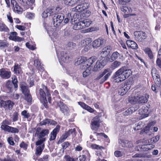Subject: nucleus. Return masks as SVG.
Here are the masks:
<instances>
[{"label":"nucleus","mask_w":161,"mask_h":161,"mask_svg":"<svg viewBox=\"0 0 161 161\" xmlns=\"http://www.w3.org/2000/svg\"><path fill=\"white\" fill-rule=\"evenodd\" d=\"M131 69H127L125 67H122L114 73L112 77L117 82H119L125 80L131 74Z\"/></svg>","instance_id":"obj_1"},{"label":"nucleus","mask_w":161,"mask_h":161,"mask_svg":"<svg viewBox=\"0 0 161 161\" xmlns=\"http://www.w3.org/2000/svg\"><path fill=\"white\" fill-rule=\"evenodd\" d=\"M39 93L41 97V100H42L44 103H47V98L49 103H51V97L47 86L42 84V88L39 90Z\"/></svg>","instance_id":"obj_2"},{"label":"nucleus","mask_w":161,"mask_h":161,"mask_svg":"<svg viewBox=\"0 0 161 161\" xmlns=\"http://www.w3.org/2000/svg\"><path fill=\"white\" fill-rule=\"evenodd\" d=\"M71 135L74 137L76 135V132L75 129H71L65 132L60 138L58 141V143H61L63 142L68 136Z\"/></svg>","instance_id":"obj_3"},{"label":"nucleus","mask_w":161,"mask_h":161,"mask_svg":"<svg viewBox=\"0 0 161 161\" xmlns=\"http://www.w3.org/2000/svg\"><path fill=\"white\" fill-rule=\"evenodd\" d=\"M46 140L45 138H42L40 140H38L36 143L37 146L41 145L37 147L36 150V155H40L42 153L44 148V144L43 142Z\"/></svg>","instance_id":"obj_4"},{"label":"nucleus","mask_w":161,"mask_h":161,"mask_svg":"<svg viewBox=\"0 0 161 161\" xmlns=\"http://www.w3.org/2000/svg\"><path fill=\"white\" fill-rule=\"evenodd\" d=\"M40 130V128H37L35 133V136L38 137L39 139V140H40L42 138L45 139V138L44 137L49 133V130L47 129H44L39 133V130Z\"/></svg>","instance_id":"obj_5"},{"label":"nucleus","mask_w":161,"mask_h":161,"mask_svg":"<svg viewBox=\"0 0 161 161\" xmlns=\"http://www.w3.org/2000/svg\"><path fill=\"white\" fill-rule=\"evenodd\" d=\"M100 122L99 117L97 116L94 118L92 120L91 128L93 130H97L100 126Z\"/></svg>","instance_id":"obj_6"},{"label":"nucleus","mask_w":161,"mask_h":161,"mask_svg":"<svg viewBox=\"0 0 161 161\" xmlns=\"http://www.w3.org/2000/svg\"><path fill=\"white\" fill-rule=\"evenodd\" d=\"M134 35L136 40L139 42H142L146 37V33L143 32L135 31Z\"/></svg>","instance_id":"obj_7"},{"label":"nucleus","mask_w":161,"mask_h":161,"mask_svg":"<svg viewBox=\"0 0 161 161\" xmlns=\"http://www.w3.org/2000/svg\"><path fill=\"white\" fill-rule=\"evenodd\" d=\"M24 9H27L29 8L30 6L35 3V0H18Z\"/></svg>","instance_id":"obj_8"},{"label":"nucleus","mask_w":161,"mask_h":161,"mask_svg":"<svg viewBox=\"0 0 161 161\" xmlns=\"http://www.w3.org/2000/svg\"><path fill=\"white\" fill-rule=\"evenodd\" d=\"M17 33L16 32H12L9 34L8 38L15 42H20L24 40V38L17 36Z\"/></svg>","instance_id":"obj_9"},{"label":"nucleus","mask_w":161,"mask_h":161,"mask_svg":"<svg viewBox=\"0 0 161 161\" xmlns=\"http://www.w3.org/2000/svg\"><path fill=\"white\" fill-rule=\"evenodd\" d=\"M11 3L14 8V11L18 14L21 13L23 9L19 6L15 0H11Z\"/></svg>","instance_id":"obj_10"},{"label":"nucleus","mask_w":161,"mask_h":161,"mask_svg":"<svg viewBox=\"0 0 161 161\" xmlns=\"http://www.w3.org/2000/svg\"><path fill=\"white\" fill-rule=\"evenodd\" d=\"M1 128L5 131L14 133H17L19 132V130L16 128L12 127L8 125H1Z\"/></svg>","instance_id":"obj_11"},{"label":"nucleus","mask_w":161,"mask_h":161,"mask_svg":"<svg viewBox=\"0 0 161 161\" xmlns=\"http://www.w3.org/2000/svg\"><path fill=\"white\" fill-rule=\"evenodd\" d=\"M102 73L103 75H105L102 79L100 82L101 84L103 83L108 78L112 73V71L110 68H107L104 69Z\"/></svg>","instance_id":"obj_12"},{"label":"nucleus","mask_w":161,"mask_h":161,"mask_svg":"<svg viewBox=\"0 0 161 161\" xmlns=\"http://www.w3.org/2000/svg\"><path fill=\"white\" fill-rule=\"evenodd\" d=\"M118 141L120 145L122 147H133L132 142L127 140L119 139Z\"/></svg>","instance_id":"obj_13"},{"label":"nucleus","mask_w":161,"mask_h":161,"mask_svg":"<svg viewBox=\"0 0 161 161\" xmlns=\"http://www.w3.org/2000/svg\"><path fill=\"white\" fill-rule=\"evenodd\" d=\"M96 60V58L95 56L92 57L88 58L87 60L86 59V64L82 65V67H81V69H85L86 68H87V67H89L95 62Z\"/></svg>","instance_id":"obj_14"},{"label":"nucleus","mask_w":161,"mask_h":161,"mask_svg":"<svg viewBox=\"0 0 161 161\" xmlns=\"http://www.w3.org/2000/svg\"><path fill=\"white\" fill-rule=\"evenodd\" d=\"M130 89V86L123 84L118 89V94L119 95L123 96Z\"/></svg>","instance_id":"obj_15"},{"label":"nucleus","mask_w":161,"mask_h":161,"mask_svg":"<svg viewBox=\"0 0 161 161\" xmlns=\"http://www.w3.org/2000/svg\"><path fill=\"white\" fill-rule=\"evenodd\" d=\"M59 62L61 64H63V63H67L69 62V57L68 54L64 52L61 53L60 57Z\"/></svg>","instance_id":"obj_16"},{"label":"nucleus","mask_w":161,"mask_h":161,"mask_svg":"<svg viewBox=\"0 0 161 161\" xmlns=\"http://www.w3.org/2000/svg\"><path fill=\"white\" fill-rule=\"evenodd\" d=\"M111 50V48L110 46H107L103 48L102 50L100 51L99 55L101 57L104 58L109 53Z\"/></svg>","instance_id":"obj_17"},{"label":"nucleus","mask_w":161,"mask_h":161,"mask_svg":"<svg viewBox=\"0 0 161 161\" xmlns=\"http://www.w3.org/2000/svg\"><path fill=\"white\" fill-rule=\"evenodd\" d=\"M11 75V72L7 71L4 69H0V76L3 78L8 79Z\"/></svg>","instance_id":"obj_18"},{"label":"nucleus","mask_w":161,"mask_h":161,"mask_svg":"<svg viewBox=\"0 0 161 161\" xmlns=\"http://www.w3.org/2000/svg\"><path fill=\"white\" fill-rule=\"evenodd\" d=\"M105 40L102 38H99L94 40L92 43V46L94 48L100 47L104 43Z\"/></svg>","instance_id":"obj_19"},{"label":"nucleus","mask_w":161,"mask_h":161,"mask_svg":"<svg viewBox=\"0 0 161 161\" xmlns=\"http://www.w3.org/2000/svg\"><path fill=\"white\" fill-rule=\"evenodd\" d=\"M60 128V126L57 125L56 128L53 129L50 134L51 136L49 139L50 141H53L56 138L57 134Z\"/></svg>","instance_id":"obj_20"},{"label":"nucleus","mask_w":161,"mask_h":161,"mask_svg":"<svg viewBox=\"0 0 161 161\" xmlns=\"http://www.w3.org/2000/svg\"><path fill=\"white\" fill-rule=\"evenodd\" d=\"M60 111L64 114H67L69 112V108L63 103L60 102L59 105Z\"/></svg>","instance_id":"obj_21"},{"label":"nucleus","mask_w":161,"mask_h":161,"mask_svg":"<svg viewBox=\"0 0 161 161\" xmlns=\"http://www.w3.org/2000/svg\"><path fill=\"white\" fill-rule=\"evenodd\" d=\"M40 124L41 125H46L48 124L53 125H56L57 122L50 119H45L41 122Z\"/></svg>","instance_id":"obj_22"},{"label":"nucleus","mask_w":161,"mask_h":161,"mask_svg":"<svg viewBox=\"0 0 161 161\" xmlns=\"http://www.w3.org/2000/svg\"><path fill=\"white\" fill-rule=\"evenodd\" d=\"M86 57H81L77 59V60L75 63V65H80V68L81 69V67H82V65L86 64Z\"/></svg>","instance_id":"obj_23"},{"label":"nucleus","mask_w":161,"mask_h":161,"mask_svg":"<svg viewBox=\"0 0 161 161\" xmlns=\"http://www.w3.org/2000/svg\"><path fill=\"white\" fill-rule=\"evenodd\" d=\"M126 44L128 47L132 49H136L138 48L137 44L133 41L128 40L126 41Z\"/></svg>","instance_id":"obj_24"},{"label":"nucleus","mask_w":161,"mask_h":161,"mask_svg":"<svg viewBox=\"0 0 161 161\" xmlns=\"http://www.w3.org/2000/svg\"><path fill=\"white\" fill-rule=\"evenodd\" d=\"M20 88L22 93L24 95H26L27 93H29V90L26 83L25 82L21 83L20 84Z\"/></svg>","instance_id":"obj_25"},{"label":"nucleus","mask_w":161,"mask_h":161,"mask_svg":"<svg viewBox=\"0 0 161 161\" xmlns=\"http://www.w3.org/2000/svg\"><path fill=\"white\" fill-rule=\"evenodd\" d=\"M78 103L83 108L86 109L91 113L94 112V110L90 107L84 103L81 102H78Z\"/></svg>","instance_id":"obj_26"},{"label":"nucleus","mask_w":161,"mask_h":161,"mask_svg":"<svg viewBox=\"0 0 161 161\" xmlns=\"http://www.w3.org/2000/svg\"><path fill=\"white\" fill-rule=\"evenodd\" d=\"M83 23L81 21L75 24L73 27V29L76 30H78L80 29L85 28Z\"/></svg>","instance_id":"obj_27"},{"label":"nucleus","mask_w":161,"mask_h":161,"mask_svg":"<svg viewBox=\"0 0 161 161\" xmlns=\"http://www.w3.org/2000/svg\"><path fill=\"white\" fill-rule=\"evenodd\" d=\"M119 56L120 54L118 52H114L112 54L110 58L109 59V61L110 62H112L117 58Z\"/></svg>","instance_id":"obj_28"},{"label":"nucleus","mask_w":161,"mask_h":161,"mask_svg":"<svg viewBox=\"0 0 161 161\" xmlns=\"http://www.w3.org/2000/svg\"><path fill=\"white\" fill-rule=\"evenodd\" d=\"M147 101V98L146 96H137V102L139 103H144Z\"/></svg>","instance_id":"obj_29"},{"label":"nucleus","mask_w":161,"mask_h":161,"mask_svg":"<svg viewBox=\"0 0 161 161\" xmlns=\"http://www.w3.org/2000/svg\"><path fill=\"white\" fill-rule=\"evenodd\" d=\"M62 1L66 5H72L77 3L78 0H63Z\"/></svg>","instance_id":"obj_30"},{"label":"nucleus","mask_w":161,"mask_h":161,"mask_svg":"<svg viewBox=\"0 0 161 161\" xmlns=\"http://www.w3.org/2000/svg\"><path fill=\"white\" fill-rule=\"evenodd\" d=\"M88 7L86 3H82L78 5L76 8L77 11L80 10V11L84 10L88 8Z\"/></svg>","instance_id":"obj_31"},{"label":"nucleus","mask_w":161,"mask_h":161,"mask_svg":"<svg viewBox=\"0 0 161 161\" xmlns=\"http://www.w3.org/2000/svg\"><path fill=\"white\" fill-rule=\"evenodd\" d=\"M135 111L134 107H131L129 108L126 111L123 113V114L125 116H128L129 115L132 114Z\"/></svg>","instance_id":"obj_32"},{"label":"nucleus","mask_w":161,"mask_h":161,"mask_svg":"<svg viewBox=\"0 0 161 161\" xmlns=\"http://www.w3.org/2000/svg\"><path fill=\"white\" fill-rule=\"evenodd\" d=\"M34 64L36 68L39 70L43 69L42 64L38 59H36L34 60Z\"/></svg>","instance_id":"obj_33"},{"label":"nucleus","mask_w":161,"mask_h":161,"mask_svg":"<svg viewBox=\"0 0 161 161\" xmlns=\"http://www.w3.org/2000/svg\"><path fill=\"white\" fill-rule=\"evenodd\" d=\"M14 71L16 74L22 73V71L20 66L18 64H15L14 66Z\"/></svg>","instance_id":"obj_34"},{"label":"nucleus","mask_w":161,"mask_h":161,"mask_svg":"<svg viewBox=\"0 0 161 161\" xmlns=\"http://www.w3.org/2000/svg\"><path fill=\"white\" fill-rule=\"evenodd\" d=\"M121 63L120 62L115 61L111 65L110 68L112 69H114L117 68L120 66Z\"/></svg>","instance_id":"obj_35"},{"label":"nucleus","mask_w":161,"mask_h":161,"mask_svg":"<svg viewBox=\"0 0 161 161\" xmlns=\"http://www.w3.org/2000/svg\"><path fill=\"white\" fill-rule=\"evenodd\" d=\"M13 84L12 82L8 80L6 84V86L10 92H12L13 90Z\"/></svg>","instance_id":"obj_36"},{"label":"nucleus","mask_w":161,"mask_h":161,"mask_svg":"<svg viewBox=\"0 0 161 161\" xmlns=\"http://www.w3.org/2000/svg\"><path fill=\"white\" fill-rule=\"evenodd\" d=\"M92 41L90 38H88L85 40L81 41L82 46H91V43Z\"/></svg>","instance_id":"obj_37"},{"label":"nucleus","mask_w":161,"mask_h":161,"mask_svg":"<svg viewBox=\"0 0 161 161\" xmlns=\"http://www.w3.org/2000/svg\"><path fill=\"white\" fill-rule=\"evenodd\" d=\"M12 82L13 85L14 86V87L15 89H16L15 90H16L17 88L18 87V81L17 79V77L15 75H14L12 77Z\"/></svg>","instance_id":"obj_38"},{"label":"nucleus","mask_w":161,"mask_h":161,"mask_svg":"<svg viewBox=\"0 0 161 161\" xmlns=\"http://www.w3.org/2000/svg\"><path fill=\"white\" fill-rule=\"evenodd\" d=\"M129 102L131 103L135 104L137 102V97L130 96L128 98Z\"/></svg>","instance_id":"obj_39"},{"label":"nucleus","mask_w":161,"mask_h":161,"mask_svg":"<svg viewBox=\"0 0 161 161\" xmlns=\"http://www.w3.org/2000/svg\"><path fill=\"white\" fill-rule=\"evenodd\" d=\"M56 15L54 16V17L58 19L59 22H60L61 23L64 18V14L62 13H59Z\"/></svg>","instance_id":"obj_40"},{"label":"nucleus","mask_w":161,"mask_h":161,"mask_svg":"<svg viewBox=\"0 0 161 161\" xmlns=\"http://www.w3.org/2000/svg\"><path fill=\"white\" fill-rule=\"evenodd\" d=\"M104 62H105V61L104 60H103L102 61H98L96 62V65L101 69V68H102L105 64L106 63H104Z\"/></svg>","instance_id":"obj_41"},{"label":"nucleus","mask_w":161,"mask_h":161,"mask_svg":"<svg viewBox=\"0 0 161 161\" xmlns=\"http://www.w3.org/2000/svg\"><path fill=\"white\" fill-rule=\"evenodd\" d=\"M83 24V26L85 28L86 27H88L92 23V21L89 19H86L81 21Z\"/></svg>","instance_id":"obj_42"},{"label":"nucleus","mask_w":161,"mask_h":161,"mask_svg":"<svg viewBox=\"0 0 161 161\" xmlns=\"http://www.w3.org/2000/svg\"><path fill=\"white\" fill-rule=\"evenodd\" d=\"M86 69L83 73V76L84 77H86L89 75L91 73V68L87 67Z\"/></svg>","instance_id":"obj_43"},{"label":"nucleus","mask_w":161,"mask_h":161,"mask_svg":"<svg viewBox=\"0 0 161 161\" xmlns=\"http://www.w3.org/2000/svg\"><path fill=\"white\" fill-rule=\"evenodd\" d=\"M9 31V29L4 24L2 23L0 28V31L8 32Z\"/></svg>","instance_id":"obj_44"},{"label":"nucleus","mask_w":161,"mask_h":161,"mask_svg":"<svg viewBox=\"0 0 161 161\" xmlns=\"http://www.w3.org/2000/svg\"><path fill=\"white\" fill-rule=\"evenodd\" d=\"M9 44L8 42L5 40H0V47H7Z\"/></svg>","instance_id":"obj_45"},{"label":"nucleus","mask_w":161,"mask_h":161,"mask_svg":"<svg viewBox=\"0 0 161 161\" xmlns=\"http://www.w3.org/2000/svg\"><path fill=\"white\" fill-rule=\"evenodd\" d=\"M53 23L54 26L56 27H57L59 26L61 23L60 22H59V20L55 17H54L53 19Z\"/></svg>","instance_id":"obj_46"},{"label":"nucleus","mask_w":161,"mask_h":161,"mask_svg":"<svg viewBox=\"0 0 161 161\" xmlns=\"http://www.w3.org/2000/svg\"><path fill=\"white\" fill-rule=\"evenodd\" d=\"M53 23L54 26L56 27H57L59 26L61 23L60 22H59V20L55 17H54L53 19Z\"/></svg>","instance_id":"obj_47"},{"label":"nucleus","mask_w":161,"mask_h":161,"mask_svg":"<svg viewBox=\"0 0 161 161\" xmlns=\"http://www.w3.org/2000/svg\"><path fill=\"white\" fill-rule=\"evenodd\" d=\"M21 115L24 116L25 119H28L30 116V114L28 113L26 110L23 111L21 113Z\"/></svg>","instance_id":"obj_48"},{"label":"nucleus","mask_w":161,"mask_h":161,"mask_svg":"<svg viewBox=\"0 0 161 161\" xmlns=\"http://www.w3.org/2000/svg\"><path fill=\"white\" fill-rule=\"evenodd\" d=\"M120 9L121 11L125 13L130 12V8L126 6H122L120 7Z\"/></svg>","instance_id":"obj_49"},{"label":"nucleus","mask_w":161,"mask_h":161,"mask_svg":"<svg viewBox=\"0 0 161 161\" xmlns=\"http://www.w3.org/2000/svg\"><path fill=\"white\" fill-rule=\"evenodd\" d=\"M151 127V124L149 123L143 129L144 132L146 134L148 133L150 130Z\"/></svg>","instance_id":"obj_50"},{"label":"nucleus","mask_w":161,"mask_h":161,"mask_svg":"<svg viewBox=\"0 0 161 161\" xmlns=\"http://www.w3.org/2000/svg\"><path fill=\"white\" fill-rule=\"evenodd\" d=\"M145 53L148 55L150 58H151V50L150 48L147 47L144 49Z\"/></svg>","instance_id":"obj_51"},{"label":"nucleus","mask_w":161,"mask_h":161,"mask_svg":"<svg viewBox=\"0 0 161 161\" xmlns=\"http://www.w3.org/2000/svg\"><path fill=\"white\" fill-rule=\"evenodd\" d=\"M75 43L72 42H69L67 45V47L71 49L75 47Z\"/></svg>","instance_id":"obj_52"},{"label":"nucleus","mask_w":161,"mask_h":161,"mask_svg":"<svg viewBox=\"0 0 161 161\" xmlns=\"http://www.w3.org/2000/svg\"><path fill=\"white\" fill-rule=\"evenodd\" d=\"M25 95V99L28 102H30L31 101V97L30 94L29 93H27Z\"/></svg>","instance_id":"obj_53"},{"label":"nucleus","mask_w":161,"mask_h":161,"mask_svg":"<svg viewBox=\"0 0 161 161\" xmlns=\"http://www.w3.org/2000/svg\"><path fill=\"white\" fill-rule=\"evenodd\" d=\"M14 103L12 102L11 100H8L7 101V106H8L9 109H12Z\"/></svg>","instance_id":"obj_54"},{"label":"nucleus","mask_w":161,"mask_h":161,"mask_svg":"<svg viewBox=\"0 0 161 161\" xmlns=\"http://www.w3.org/2000/svg\"><path fill=\"white\" fill-rule=\"evenodd\" d=\"M65 161H76L75 158L70 157L69 155H66L64 157Z\"/></svg>","instance_id":"obj_55"},{"label":"nucleus","mask_w":161,"mask_h":161,"mask_svg":"<svg viewBox=\"0 0 161 161\" xmlns=\"http://www.w3.org/2000/svg\"><path fill=\"white\" fill-rule=\"evenodd\" d=\"M69 145L70 144L68 142H65L62 144L63 149H66Z\"/></svg>","instance_id":"obj_56"},{"label":"nucleus","mask_w":161,"mask_h":161,"mask_svg":"<svg viewBox=\"0 0 161 161\" xmlns=\"http://www.w3.org/2000/svg\"><path fill=\"white\" fill-rule=\"evenodd\" d=\"M48 156L47 155H45L42 158H41L38 160V161H48Z\"/></svg>","instance_id":"obj_57"},{"label":"nucleus","mask_w":161,"mask_h":161,"mask_svg":"<svg viewBox=\"0 0 161 161\" xmlns=\"http://www.w3.org/2000/svg\"><path fill=\"white\" fill-rule=\"evenodd\" d=\"M26 16L27 18L31 19L34 17L35 14L32 13H28L26 14Z\"/></svg>","instance_id":"obj_58"},{"label":"nucleus","mask_w":161,"mask_h":161,"mask_svg":"<svg viewBox=\"0 0 161 161\" xmlns=\"http://www.w3.org/2000/svg\"><path fill=\"white\" fill-rule=\"evenodd\" d=\"M48 10H47V9L44 11L42 13V16L43 17L46 18L48 16H50V13L48 12Z\"/></svg>","instance_id":"obj_59"},{"label":"nucleus","mask_w":161,"mask_h":161,"mask_svg":"<svg viewBox=\"0 0 161 161\" xmlns=\"http://www.w3.org/2000/svg\"><path fill=\"white\" fill-rule=\"evenodd\" d=\"M7 141L8 143L12 145H14V143L13 141V138L12 137H9L8 138Z\"/></svg>","instance_id":"obj_60"},{"label":"nucleus","mask_w":161,"mask_h":161,"mask_svg":"<svg viewBox=\"0 0 161 161\" xmlns=\"http://www.w3.org/2000/svg\"><path fill=\"white\" fill-rule=\"evenodd\" d=\"M153 77L155 83L156 84H158L160 79L157 76H153Z\"/></svg>","instance_id":"obj_61"},{"label":"nucleus","mask_w":161,"mask_h":161,"mask_svg":"<svg viewBox=\"0 0 161 161\" xmlns=\"http://www.w3.org/2000/svg\"><path fill=\"white\" fill-rule=\"evenodd\" d=\"M15 27L17 29L21 31H24L25 29V27L23 25H16Z\"/></svg>","instance_id":"obj_62"},{"label":"nucleus","mask_w":161,"mask_h":161,"mask_svg":"<svg viewBox=\"0 0 161 161\" xmlns=\"http://www.w3.org/2000/svg\"><path fill=\"white\" fill-rule=\"evenodd\" d=\"M159 139V136H157L154 137L152 138V141H153V143H155L157 142Z\"/></svg>","instance_id":"obj_63"},{"label":"nucleus","mask_w":161,"mask_h":161,"mask_svg":"<svg viewBox=\"0 0 161 161\" xmlns=\"http://www.w3.org/2000/svg\"><path fill=\"white\" fill-rule=\"evenodd\" d=\"M15 159L13 157L10 158L8 156L7 158H4L2 161H14Z\"/></svg>","instance_id":"obj_64"}]
</instances>
